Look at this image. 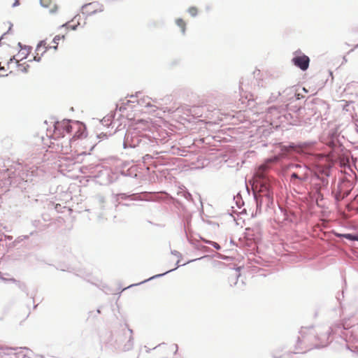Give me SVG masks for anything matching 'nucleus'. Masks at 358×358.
<instances>
[{
  "label": "nucleus",
  "mask_w": 358,
  "mask_h": 358,
  "mask_svg": "<svg viewBox=\"0 0 358 358\" xmlns=\"http://www.w3.org/2000/svg\"><path fill=\"white\" fill-rule=\"evenodd\" d=\"M289 90L290 92L289 94H292L288 99L289 103L286 105L280 106L278 108H281L282 110H287L302 117L303 111L305 110L303 106V99L304 96L299 93L295 92L292 89H289Z\"/></svg>",
  "instance_id": "39448f33"
},
{
  "label": "nucleus",
  "mask_w": 358,
  "mask_h": 358,
  "mask_svg": "<svg viewBox=\"0 0 358 358\" xmlns=\"http://www.w3.org/2000/svg\"><path fill=\"white\" fill-rule=\"evenodd\" d=\"M300 334L301 335V338H305V331L303 329H301L300 331H299Z\"/></svg>",
  "instance_id": "680f3d73"
},
{
  "label": "nucleus",
  "mask_w": 358,
  "mask_h": 358,
  "mask_svg": "<svg viewBox=\"0 0 358 358\" xmlns=\"http://www.w3.org/2000/svg\"><path fill=\"white\" fill-rule=\"evenodd\" d=\"M57 5H55L54 8L50 10V13L51 14H54L57 12Z\"/></svg>",
  "instance_id": "864d4df0"
},
{
  "label": "nucleus",
  "mask_w": 358,
  "mask_h": 358,
  "mask_svg": "<svg viewBox=\"0 0 358 358\" xmlns=\"http://www.w3.org/2000/svg\"><path fill=\"white\" fill-rule=\"evenodd\" d=\"M94 180L96 183L100 185H108L117 179V173L114 172L110 167L101 165L98 167V171L95 173Z\"/></svg>",
  "instance_id": "423d86ee"
},
{
  "label": "nucleus",
  "mask_w": 358,
  "mask_h": 358,
  "mask_svg": "<svg viewBox=\"0 0 358 358\" xmlns=\"http://www.w3.org/2000/svg\"><path fill=\"white\" fill-rule=\"evenodd\" d=\"M72 120L64 119L62 122L56 121L54 124L55 132L59 131V134L62 133L71 134L73 131V127L71 124Z\"/></svg>",
  "instance_id": "ddd939ff"
},
{
  "label": "nucleus",
  "mask_w": 358,
  "mask_h": 358,
  "mask_svg": "<svg viewBox=\"0 0 358 358\" xmlns=\"http://www.w3.org/2000/svg\"><path fill=\"white\" fill-rule=\"evenodd\" d=\"M96 137V138L100 139V141H99V143H100L101 140L107 138L108 135L106 133L101 132V134H97Z\"/></svg>",
  "instance_id": "e433bc0d"
},
{
  "label": "nucleus",
  "mask_w": 358,
  "mask_h": 358,
  "mask_svg": "<svg viewBox=\"0 0 358 358\" xmlns=\"http://www.w3.org/2000/svg\"><path fill=\"white\" fill-rule=\"evenodd\" d=\"M310 61L309 57L299 49L293 52V57L291 59L292 64L302 71H306L309 68Z\"/></svg>",
  "instance_id": "6e6552de"
},
{
  "label": "nucleus",
  "mask_w": 358,
  "mask_h": 358,
  "mask_svg": "<svg viewBox=\"0 0 358 358\" xmlns=\"http://www.w3.org/2000/svg\"><path fill=\"white\" fill-rule=\"evenodd\" d=\"M201 240H202L204 243H207V244H208V245H209V243H212V241H208V240H206V239H203V238H201Z\"/></svg>",
  "instance_id": "338daca9"
},
{
  "label": "nucleus",
  "mask_w": 358,
  "mask_h": 358,
  "mask_svg": "<svg viewBox=\"0 0 358 358\" xmlns=\"http://www.w3.org/2000/svg\"><path fill=\"white\" fill-rule=\"evenodd\" d=\"M169 160L168 159L164 157H157L152 162L153 166L155 168H158L159 166H164L169 164Z\"/></svg>",
  "instance_id": "5701e85b"
},
{
  "label": "nucleus",
  "mask_w": 358,
  "mask_h": 358,
  "mask_svg": "<svg viewBox=\"0 0 358 358\" xmlns=\"http://www.w3.org/2000/svg\"><path fill=\"white\" fill-rule=\"evenodd\" d=\"M33 225L35 227H38V225L39 224L41 223V222L39 220H34L33 221Z\"/></svg>",
  "instance_id": "4d7b16f0"
},
{
  "label": "nucleus",
  "mask_w": 358,
  "mask_h": 358,
  "mask_svg": "<svg viewBox=\"0 0 358 358\" xmlns=\"http://www.w3.org/2000/svg\"><path fill=\"white\" fill-rule=\"evenodd\" d=\"M80 16L79 15H76L70 22H73L75 21L76 20H77V22L80 20Z\"/></svg>",
  "instance_id": "13d9d810"
},
{
  "label": "nucleus",
  "mask_w": 358,
  "mask_h": 358,
  "mask_svg": "<svg viewBox=\"0 0 358 358\" xmlns=\"http://www.w3.org/2000/svg\"><path fill=\"white\" fill-rule=\"evenodd\" d=\"M252 195L256 203V210L255 215L256 216L257 214H260L262 213V206L265 201V194L262 195L261 194L252 189Z\"/></svg>",
  "instance_id": "dca6fc26"
},
{
  "label": "nucleus",
  "mask_w": 358,
  "mask_h": 358,
  "mask_svg": "<svg viewBox=\"0 0 358 358\" xmlns=\"http://www.w3.org/2000/svg\"><path fill=\"white\" fill-rule=\"evenodd\" d=\"M347 348L350 351L358 354V345L350 347L349 345H347Z\"/></svg>",
  "instance_id": "79ce46f5"
},
{
  "label": "nucleus",
  "mask_w": 358,
  "mask_h": 358,
  "mask_svg": "<svg viewBox=\"0 0 358 358\" xmlns=\"http://www.w3.org/2000/svg\"><path fill=\"white\" fill-rule=\"evenodd\" d=\"M2 146L7 150L10 149L13 147V139L10 136L4 137L1 141Z\"/></svg>",
  "instance_id": "a878e982"
},
{
  "label": "nucleus",
  "mask_w": 358,
  "mask_h": 358,
  "mask_svg": "<svg viewBox=\"0 0 358 358\" xmlns=\"http://www.w3.org/2000/svg\"><path fill=\"white\" fill-rule=\"evenodd\" d=\"M268 110L269 113H272L273 110H278L280 114L279 117L283 116L290 124L296 125L300 121L299 119L301 117L297 115V114L296 115L287 110H282V109L277 106H271Z\"/></svg>",
  "instance_id": "9d476101"
},
{
  "label": "nucleus",
  "mask_w": 358,
  "mask_h": 358,
  "mask_svg": "<svg viewBox=\"0 0 358 358\" xmlns=\"http://www.w3.org/2000/svg\"><path fill=\"white\" fill-rule=\"evenodd\" d=\"M103 10V6L100 4L98 1L85 3L81 7L83 14H87V15H92L98 12H102Z\"/></svg>",
  "instance_id": "f8f14e48"
},
{
  "label": "nucleus",
  "mask_w": 358,
  "mask_h": 358,
  "mask_svg": "<svg viewBox=\"0 0 358 358\" xmlns=\"http://www.w3.org/2000/svg\"><path fill=\"white\" fill-rule=\"evenodd\" d=\"M118 205H122V206H131L133 205V203H131L129 202H126V203H123V202H119V204Z\"/></svg>",
  "instance_id": "5fc2aeb1"
},
{
  "label": "nucleus",
  "mask_w": 358,
  "mask_h": 358,
  "mask_svg": "<svg viewBox=\"0 0 358 358\" xmlns=\"http://www.w3.org/2000/svg\"><path fill=\"white\" fill-rule=\"evenodd\" d=\"M64 39L65 38V36L64 35H62V36H60V35H57L54 37L53 40H52V42L57 45H58V41L60 40V39Z\"/></svg>",
  "instance_id": "f704fd0d"
},
{
  "label": "nucleus",
  "mask_w": 358,
  "mask_h": 358,
  "mask_svg": "<svg viewBox=\"0 0 358 358\" xmlns=\"http://www.w3.org/2000/svg\"><path fill=\"white\" fill-rule=\"evenodd\" d=\"M49 49H53L55 50H57L58 49V45L56 44L55 45H53V46H47V47H45V49L41 53V55H43L47 52V50H48Z\"/></svg>",
  "instance_id": "58836bf2"
},
{
  "label": "nucleus",
  "mask_w": 358,
  "mask_h": 358,
  "mask_svg": "<svg viewBox=\"0 0 358 358\" xmlns=\"http://www.w3.org/2000/svg\"><path fill=\"white\" fill-rule=\"evenodd\" d=\"M29 68V65L27 64L26 66H24L21 71L23 72V73H27L28 72V69Z\"/></svg>",
  "instance_id": "bf43d9fd"
},
{
  "label": "nucleus",
  "mask_w": 358,
  "mask_h": 358,
  "mask_svg": "<svg viewBox=\"0 0 358 358\" xmlns=\"http://www.w3.org/2000/svg\"><path fill=\"white\" fill-rule=\"evenodd\" d=\"M87 136V128L85 124L78 125V130L75 132L72 139H78Z\"/></svg>",
  "instance_id": "aec40b11"
},
{
  "label": "nucleus",
  "mask_w": 358,
  "mask_h": 358,
  "mask_svg": "<svg viewBox=\"0 0 358 358\" xmlns=\"http://www.w3.org/2000/svg\"><path fill=\"white\" fill-rule=\"evenodd\" d=\"M264 203L267 208H271V206L273 205V197L272 192H268L265 193Z\"/></svg>",
  "instance_id": "393cba45"
},
{
  "label": "nucleus",
  "mask_w": 358,
  "mask_h": 358,
  "mask_svg": "<svg viewBox=\"0 0 358 358\" xmlns=\"http://www.w3.org/2000/svg\"><path fill=\"white\" fill-rule=\"evenodd\" d=\"M184 196L188 201H192L193 200L192 195L189 192L185 193Z\"/></svg>",
  "instance_id": "09e8293b"
},
{
  "label": "nucleus",
  "mask_w": 358,
  "mask_h": 358,
  "mask_svg": "<svg viewBox=\"0 0 358 358\" xmlns=\"http://www.w3.org/2000/svg\"><path fill=\"white\" fill-rule=\"evenodd\" d=\"M239 275H240V274L236 275V277L234 278V280H235L234 285L237 284L238 278L239 277Z\"/></svg>",
  "instance_id": "0e129e2a"
},
{
  "label": "nucleus",
  "mask_w": 358,
  "mask_h": 358,
  "mask_svg": "<svg viewBox=\"0 0 358 358\" xmlns=\"http://www.w3.org/2000/svg\"><path fill=\"white\" fill-rule=\"evenodd\" d=\"M100 164H89L83 165L80 167V172L83 174H89V177L94 178L96 175L98 167L101 166Z\"/></svg>",
  "instance_id": "2eb2a0df"
},
{
  "label": "nucleus",
  "mask_w": 358,
  "mask_h": 358,
  "mask_svg": "<svg viewBox=\"0 0 358 358\" xmlns=\"http://www.w3.org/2000/svg\"><path fill=\"white\" fill-rule=\"evenodd\" d=\"M45 47L46 46V42L45 40H42L41 41H39V43H38V48H44L45 49Z\"/></svg>",
  "instance_id": "de8ad7c7"
},
{
  "label": "nucleus",
  "mask_w": 358,
  "mask_h": 358,
  "mask_svg": "<svg viewBox=\"0 0 358 358\" xmlns=\"http://www.w3.org/2000/svg\"><path fill=\"white\" fill-rule=\"evenodd\" d=\"M315 144L313 142L292 143L281 145V152L285 158L294 162H282L280 165L282 171L285 172L292 169H297L299 173L308 172L311 169L308 164L302 162H296L299 158L309 154L308 148Z\"/></svg>",
  "instance_id": "f03ea898"
},
{
  "label": "nucleus",
  "mask_w": 358,
  "mask_h": 358,
  "mask_svg": "<svg viewBox=\"0 0 358 358\" xmlns=\"http://www.w3.org/2000/svg\"><path fill=\"white\" fill-rule=\"evenodd\" d=\"M171 255L176 256L177 257H179V258L182 257V254L177 250H171Z\"/></svg>",
  "instance_id": "49530a36"
},
{
  "label": "nucleus",
  "mask_w": 358,
  "mask_h": 358,
  "mask_svg": "<svg viewBox=\"0 0 358 358\" xmlns=\"http://www.w3.org/2000/svg\"><path fill=\"white\" fill-rule=\"evenodd\" d=\"M314 103L315 104V107L313 108L314 110H319L320 113H322V111L319 110V108H322L323 110H327L328 108L327 103L322 99H316L314 100Z\"/></svg>",
  "instance_id": "412c9836"
},
{
  "label": "nucleus",
  "mask_w": 358,
  "mask_h": 358,
  "mask_svg": "<svg viewBox=\"0 0 358 358\" xmlns=\"http://www.w3.org/2000/svg\"><path fill=\"white\" fill-rule=\"evenodd\" d=\"M97 199L100 203H103L105 201V198L103 196L99 195L97 196Z\"/></svg>",
  "instance_id": "3c124183"
},
{
  "label": "nucleus",
  "mask_w": 358,
  "mask_h": 358,
  "mask_svg": "<svg viewBox=\"0 0 358 358\" xmlns=\"http://www.w3.org/2000/svg\"><path fill=\"white\" fill-rule=\"evenodd\" d=\"M352 187L350 182L339 181L336 192L332 191L334 199L338 202L343 200L350 194Z\"/></svg>",
  "instance_id": "1a4fd4ad"
},
{
  "label": "nucleus",
  "mask_w": 358,
  "mask_h": 358,
  "mask_svg": "<svg viewBox=\"0 0 358 358\" xmlns=\"http://www.w3.org/2000/svg\"><path fill=\"white\" fill-rule=\"evenodd\" d=\"M20 4V0H15V1L13 2V5H12V7H17Z\"/></svg>",
  "instance_id": "6e6d98bb"
},
{
  "label": "nucleus",
  "mask_w": 358,
  "mask_h": 358,
  "mask_svg": "<svg viewBox=\"0 0 358 358\" xmlns=\"http://www.w3.org/2000/svg\"><path fill=\"white\" fill-rule=\"evenodd\" d=\"M343 299H344L343 290L338 292L336 295V299L337 302L339 303L340 307H341V302Z\"/></svg>",
  "instance_id": "c756f323"
},
{
  "label": "nucleus",
  "mask_w": 358,
  "mask_h": 358,
  "mask_svg": "<svg viewBox=\"0 0 358 358\" xmlns=\"http://www.w3.org/2000/svg\"><path fill=\"white\" fill-rule=\"evenodd\" d=\"M302 342L301 341V337H298L297 338V343H296V349H299V348L298 347L299 345V344Z\"/></svg>",
  "instance_id": "052dcab7"
},
{
  "label": "nucleus",
  "mask_w": 358,
  "mask_h": 358,
  "mask_svg": "<svg viewBox=\"0 0 358 358\" xmlns=\"http://www.w3.org/2000/svg\"><path fill=\"white\" fill-rule=\"evenodd\" d=\"M111 136L118 138L124 149L138 148L140 150L147 151L155 149L159 145L167 143L171 136L164 129H157L150 134H143L136 129H116Z\"/></svg>",
  "instance_id": "f257e3e1"
},
{
  "label": "nucleus",
  "mask_w": 358,
  "mask_h": 358,
  "mask_svg": "<svg viewBox=\"0 0 358 358\" xmlns=\"http://www.w3.org/2000/svg\"><path fill=\"white\" fill-rule=\"evenodd\" d=\"M27 50L26 52L20 51L19 55H22L20 60H23L24 59H26L28 57L29 52H31V50Z\"/></svg>",
  "instance_id": "ea45409f"
},
{
  "label": "nucleus",
  "mask_w": 358,
  "mask_h": 358,
  "mask_svg": "<svg viewBox=\"0 0 358 358\" xmlns=\"http://www.w3.org/2000/svg\"><path fill=\"white\" fill-rule=\"evenodd\" d=\"M50 3V0H40V5L44 8H48Z\"/></svg>",
  "instance_id": "c9c22d12"
},
{
  "label": "nucleus",
  "mask_w": 358,
  "mask_h": 358,
  "mask_svg": "<svg viewBox=\"0 0 358 358\" xmlns=\"http://www.w3.org/2000/svg\"><path fill=\"white\" fill-rule=\"evenodd\" d=\"M176 23L177 26L180 27L181 32H182V35H185V30H186V24L184 22V20L182 18H178L176 20Z\"/></svg>",
  "instance_id": "cd10ccee"
},
{
  "label": "nucleus",
  "mask_w": 358,
  "mask_h": 358,
  "mask_svg": "<svg viewBox=\"0 0 358 358\" xmlns=\"http://www.w3.org/2000/svg\"><path fill=\"white\" fill-rule=\"evenodd\" d=\"M70 22H71L70 21L64 23V24H62L61 27L70 28L71 30L76 31L78 29V27L80 25V22H78V21L77 24L69 26V24Z\"/></svg>",
  "instance_id": "2f4dec72"
},
{
  "label": "nucleus",
  "mask_w": 358,
  "mask_h": 358,
  "mask_svg": "<svg viewBox=\"0 0 358 358\" xmlns=\"http://www.w3.org/2000/svg\"><path fill=\"white\" fill-rule=\"evenodd\" d=\"M14 61H16L15 56L12 57L10 59V60H9V62H8V64H9L10 63H12V62H13Z\"/></svg>",
  "instance_id": "e2e57ef3"
},
{
  "label": "nucleus",
  "mask_w": 358,
  "mask_h": 358,
  "mask_svg": "<svg viewBox=\"0 0 358 358\" xmlns=\"http://www.w3.org/2000/svg\"><path fill=\"white\" fill-rule=\"evenodd\" d=\"M115 113H110V114L106 115L101 120V124L104 126V127H111L112 128H113L115 125H114L115 124Z\"/></svg>",
  "instance_id": "a211bd4d"
},
{
  "label": "nucleus",
  "mask_w": 358,
  "mask_h": 358,
  "mask_svg": "<svg viewBox=\"0 0 358 358\" xmlns=\"http://www.w3.org/2000/svg\"><path fill=\"white\" fill-rule=\"evenodd\" d=\"M102 290L106 294H112L111 289L107 286L104 285L103 286Z\"/></svg>",
  "instance_id": "c03bdc74"
},
{
  "label": "nucleus",
  "mask_w": 358,
  "mask_h": 358,
  "mask_svg": "<svg viewBox=\"0 0 358 358\" xmlns=\"http://www.w3.org/2000/svg\"><path fill=\"white\" fill-rule=\"evenodd\" d=\"M17 45L20 48V51H22V50H32V48L29 45H23L22 44V43L19 42Z\"/></svg>",
  "instance_id": "72a5a7b5"
},
{
  "label": "nucleus",
  "mask_w": 358,
  "mask_h": 358,
  "mask_svg": "<svg viewBox=\"0 0 358 358\" xmlns=\"http://www.w3.org/2000/svg\"><path fill=\"white\" fill-rule=\"evenodd\" d=\"M129 162H124L123 166L120 168V175L125 177L136 178L137 177V167L135 166H128Z\"/></svg>",
  "instance_id": "4468645a"
},
{
  "label": "nucleus",
  "mask_w": 358,
  "mask_h": 358,
  "mask_svg": "<svg viewBox=\"0 0 358 358\" xmlns=\"http://www.w3.org/2000/svg\"><path fill=\"white\" fill-rule=\"evenodd\" d=\"M184 232H185V236H186V237H187V238L188 241H189V243H191V241H190V240H189V236H188V234H187V229H186V224H185V223H184Z\"/></svg>",
  "instance_id": "603ef678"
},
{
  "label": "nucleus",
  "mask_w": 358,
  "mask_h": 358,
  "mask_svg": "<svg viewBox=\"0 0 358 358\" xmlns=\"http://www.w3.org/2000/svg\"><path fill=\"white\" fill-rule=\"evenodd\" d=\"M129 103V101H127V104H128ZM125 105H126V103H122V105H121L120 106L117 105L116 106V109H118L120 111L124 110H126Z\"/></svg>",
  "instance_id": "a18cd8bd"
},
{
  "label": "nucleus",
  "mask_w": 358,
  "mask_h": 358,
  "mask_svg": "<svg viewBox=\"0 0 358 358\" xmlns=\"http://www.w3.org/2000/svg\"><path fill=\"white\" fill-rule=\"evenodd\" d=\"M201 259V258H196V259H191V260H189V261H187V262H185V263H184V264H180V260H178V261L176 262V267H175L174 268L170 269V270H169V271H166V272H164V273H159V274L155 275H153V276H152V277H150V278H148V279H146V280H144L143 281H142V282H141L135 283V284H132V285H131L128 286L127 287L123 288V289H122V291H124V290H125V289H128V288H130V287H131L137 286V285H141V284L145 283V282H146L150 281V280H153V279H156V278H161V277H162V276H164V275H166L167 273H171V272H172V271H173L176 270V269H177L178 268H179L180 266H185V265H186V264H189V263H191V262H195V261L199 260V259Z\"/></svg>",
  "instance_id": "9b49d317"
},
{
  "label": "nucleus",
  "mask_w": 358,
  "mask_h": 358,
  "mask_svg": "<svg viewBox=\"0 0 358 358\" xmlns=\"http://www.w3.org/2000/svg\"><path fill=\"white\" fill-rule=\"evenodd\" d=\"M192 17H196L198 14V10L195 6H191L187 10Z\"/></svg>",
  "instance_id": "473e14b6"
},
{
  "label": "nucleus",
  "mask_w": 358,
  "mask_h": 358,
  "mask_svg": "<svg viewBox=\"0 0 358 358\" xmlns=\"http://www.w3.org/2000/svg\"><path fill=\"white\" fill-rule=\"evenodd\" d=\"M317 171V169H310L308 172L300 173V185H302L303 182H306L308 181V183L310 184V180L312 177L313 173H316Z\"/></svg>",
  "instance_id": "6ab92c4d"
},
{
  "label": "nucleus",
  "mask_w": 358,
  "mask_h": 358,
  "mask_svg": "<svg viewBox=\"0 0 358 358\" xmlns=\"http://www.w3.org/2000/svg\"><path fill=\"white\" fill-rule=\"evenodd\" d=\"M331 176V170L328 168H317L316 173H313L310 180V189L317 200L324 199L322 190L328 189L329 178Z\"/></svg>",
  "instance_id": "20e7f679"
},
{
  "label": "nucleus",
  "mask_w": 358,
  "mask_h": 358,
  "mask_svg": "<svg viewBox=\"0 0 358 358\" xmlns=\"http://www.w3.org/2000/svg\"><path fill=\"white\" fill-rule=\"evenodd\" d=\"M42 56H43V55H38V52H36V55H34V57L33 59H30L29 62L35 61V62H41V57H42Z\"/></svg>",
  "instance_id": "4c0bfd02"
},
{
  "label": "nucleus",
  "mask_w": 358,
  "mask_h": 358,
  "mask_svg": "<svg viewBox=\"0 0 358 358\" xmlns=\"http://www.w3.org/2000/svg\"><path fill=\"white\" fill-rule=\"evenodd\" d=\"M338 237L344 238L350 241H357V233H347V234H339L337 235Z\"/></svg>",
  "instance_id": "b1692460"
},
{
  "label": "nucleus",
  "mask_w": 358,
  "mask_h": 358,
  "mask_svg": "<svg viewBox=\"0 0 358 358\" xmlns=\"http://www.w3.org/2000/svg\"><path fill=\"white\" fill-rule=\"evenodd\" d=\"M209 245H212L217 250L221 249V246L217 242L212 241V243H209Z\"/></svg>",
  "instance_id": "37998d69"
},
{
  "label": "nucleus",
  "mask_w": 358,
  "mask_h": 358,
  "mask_svg": "<svg viewBox=\"0 0 358 358\" xmlns=\"http://www.w3.org/2000/svg\"><path fill=\"white\" fill-rule=\"evenodd\" d=\"M115 201L119 204L120 201H154L153 194L148 192H142L140 193H118L113 194Z\"/></svg>",
  "instance_id": "0eeeda50"
},
{
  "label": "nucleus",
  "mask_w": 358,
  "mask_h": 358,
  "mask_svg": "<svg viewBox=\"0 0 358 358\" xmlns=\"http://www.w3.org/2000/svg\"><path fill=\"white\" fill-rule=\"evenodd\" d=\"M332 333H333V329L331 327H329L328 331L327 332H325L324 334L322 335L321 337L315 336L316 338H317L318 340H321L322 341H321V343H320V344H315L314 345V348L320 349V348H322L327 346L331 343V341H329V336Z\"/></svg>",
  "instance_id": "f3484780"
},
{
  "label": "nucleus",
  "mask_w": 358,
  "mask_h": 358,
  "mask_svg": "<svg viewBox=\"0 0 358 358\" xmlns=\"http://www.w3.org/2000/svg\"><path fill=\"white\" fill-rule=\"evenodd\" d=\"M171 348L172 350H174V354H176L178 350V345L177 344H173Z\"/></svg>",
  "instance_id": "8fccbe9b"
},
{
  "label": "nucleus",
  "mask_w": 358,
  "mask_h": 358,
  "mask_svg": "<svg viewBox=\"0 0 358 358\" xmlns=\"http://www.w3.org/2000/svg\"><path fill=\"white\" fill-rule=\"evenodd\" d=\"M328 136L331 141H334L338 136L337 130L336 129H331L328 133Z\"/></svg>",
  "instance_id": "c85d7f7f"
},
{
  "label": "nucleus",
  "mask_w": 358,
  "mask_h": 358,
  "mask_svg": "<svg viewBox=\"0 0 358 358\" xmlns=\"http://www.w3.org/2000/svg\"><path fill=\"white\" fill-rule=\"evenodd\" d=\"M100 313H101V309H100V308H97L96 313L94 311H90L89 313V317H96V314H100Z\"/></svg>",
  "instance_id": "a19ab883"
},
{
  "label": "nucleus",
  "mask_w": 358,
  "mask_h": 358,
  "mask_svg": "<svg viewBox=\"0 0 358 358\" xmlns=\"http://www.w3.org/2000/svg\"><path fill=\"white\" fill-rule=\"evenodd\" d=\"M289 181L294 185H300V173L299 172H292L289 175Z\"/></svg>",
  "instance_id": "4be33fe9"
},
{
  "label": "nucleus",
  "mask_w": 358,
  "mask_h": 358,
  "mask_svg": "<svg viewBox=\"0 0 358 358\" xmlns=\"http://www.w3.org/2000/svg\"><path fill=\"white\" fill-rule=\"evenodd\" d=\"M106 345L114 350L128 352L134 348V331L127 323L120 324L119 329L110 332Z\"/></svg>",
  "instance_id": "7ed1b4c3"
},
{
  "label": "nucleus",
  "mask_w": 358,
  "mask_h": 358,
  "mask_svg": "<svg viewBox=\"0 0 358 358\" xmlns=\"http://www.w3.org/2000/svg\"><path fill=\"white\" fill-rule=\"evenodd\" d=\"M234 199L236 200V204L238 208H241L243 204L244 201L242 198L239 196V193L236 195V196H234Z\"/></svg>",
  "instance_id": "7c9ffc66"
},
{
  "label": "nucleus",
  "mask_w": 358,
  "mask_h": 358,
  "mask_svg": "<svg viewBox=\"0 0 358 358\" xmlns=\"http://www.w3.org/2000/svg\"><path fill=\"white\" fill-rule=\"evenodd\" d=\"M97 144L94 143L93 144L91 148H90V152H91L92 150H94V147Z\"/></svg>",
  "instance_id": "774afa93"
},
{
  "label": "nucleus",
  "mask_w": 358,
  "mask_h": 358,
  "mask_svg": "<svg viewBox=\"0 0 358 358\" xmlns=\"http://www.w3.org/2000/svg\"><path fill=\"white\" fill-rule=\"evenodd\" d=\"M12 27H13V24H12V23H10V27H9V28H8V29L7 32H6V34H7V33H9V32L11 31Z\"/></svg>",
  "instance_id": "69168bd1"
},
{
  "label": "nucleus",
  "mask_w": 358,
  "mask_h": 358,
  "mask_svg": "<svg viewBox=\"0 0 358 358\" xmlns=\"http://www.w3.org/2000/svg\"><path fill=\"white\" fill-rule=\"evenodd\" d=\"M11 280H13L14 282H16V285H17V287L21 291H22L23 292L26 293L27 296H29L28 289H27V285H26V284L24 282H20V281H17L14 278H12Z\"/></svg>",
  "instance_id": "bb28decb"
}]
</instances>
